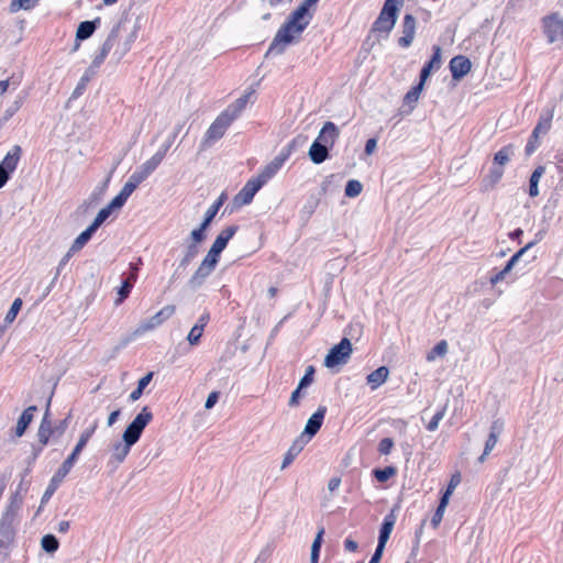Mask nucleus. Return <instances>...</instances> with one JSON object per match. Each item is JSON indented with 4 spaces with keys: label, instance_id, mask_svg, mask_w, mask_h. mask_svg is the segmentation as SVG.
<instances>
[{
    "label": "nucleus",
    "instance_id": "obj_1",
    "mask_svg": "<svg viewBox=\"0 0 563 563\" xmlns=\"http://www.w3.org/2000/svg\"><path fill=\"white\" fill-rule=\"evenodd\" d=\"M318 0H303L276 33L267 54L279 55L287 46L299 41L313 15Z\"/></svg>",
    "mask_w": 563,
    "mask_h": 563
},
{
    "label": "nucleus",
    "instance_id": "obj_2",
    "mask_svg": "<svg viewBox=\"0 0 563 563\" xmlns=\"http://www.w3.org/2000/svg\"><path fill=\"white\" fill-rule=\"evenodd\" d=\"M318 0H303L276 33L267 54L279 55L287 46L299 41L313 15Z\"/></svg>",
    "mask_w": 563,
    "mask_h": 563
},
{
    "label": "nucleus",
    "instance_id": "obj_3",
    "mask_svg": "<svg viewBox=\"0 0 563 563\" xmlns=\"http://www.w3.org/2000/svg\"><path fill=\"white\" fill-rule=\"evenodd\" d=\"M153 413L148 407L142 410L129 423L122 434V442H115L111 448V456L119 463L123 462L131 448L140 440L145 427L152 421Z\"/></svg>",
    "mask_w": 563,
    "mask_h": 563
},
{
    "label": "nucleus",
    "instance_id": "obj_4",
    "mask_svg": "<svg viewBox=\"0 0 563 563\" xmlns=\"http://www.w3.org/2000/svg\"><path fill=\"white\" fill-rule=\"evenodd\" d=\"M22 507V497L15 494L4 508L0 517V551L9 550L13 544L18 526L19 514Z\"/></svg>",
    "mask_w": 563,
    "mask_h": 563
},
{
    "label": "nucleus",
    "instance_id": "obj_5",
    "mask_svg": "<svg viewBox=\"0 0 563 563\" xmlns=\"http://www.w3.org/2000/svg\"><path fill=\"white\" fill-rule=\"evenodd\" d=\"M352 352L351 341L347 338H343L340 343L329 350L323 364L330 369L340 368L350 361Z\"/></svg>",
    "mask_w": 563,
    "mask_h": 563
},
{
    "label": "nucleus",
    "instance_id": "obj_6",
    "mask_svg": "<svg viewBox=\"0 0 563 563\" xmlns=\"http://www.w3.org/2000/svg\"><path fill=\"white\" fill-rule=\"evenodd\" d=\"M404 0H386L374 29L379 32L389 33L397 21L398 12Z\"/></svg>",
    "mask_w": 563,
    "mask_h": 563
},
{
    "label": "nucleus",
    "instance_id": "obj_7",
    "mask_svg": "<svg viewBox=\"0 0 563 563\" xmlns=\"http://www.w3.org/2000/svg\"><path fill=\"white\" fill-rule=\"evenodd\" d=\"M175 313V306L167 305L157 311L154 316L141 322L134 330V336H141L146 332L153 331Z\"/></svg>",
    "mask_w": 563,
    "mask_h": 563
},
{
    "label": "nucleus",
    "instance_id": "obj_8",
    "mask_svg": "<svg viewBox=\"0 0 563 563\" xmlns=\"http://www.w3.org/2000/svg\"><path fill=\"white\" fill-rule=\"evenodd\" d=\"M220 254V251L212 246L210 247L209 252L190 279V284L192 286H199L205 280V278L213 272L219 261Z\"/></svg>",
    "mask_w": 563,
    "mask_h": 563
},
{
    "label": "nucleus",
    "instance_id": "obj_9",
    "mask_svg": "<svg viewBox=\"0 0 563 563\" xmlns=\"http://www.w3.org/2000/svg\"><path fill=\"white\" fill-rule=\"evenodd\" d=\"M233 121L234 119L223 111L207 130L205 142L211 144L221 139Z\"/></svg>",
    "mask_w": 563,
    "mask_h": 563
},
{
    "label": "nucleus",
    "instance_id": "obj_10",
    "mask_svg": "<svg viewBox=\"0 0 563 563\" xmlns=\"http://www.w3.org/2000/svg\"><path fill=\"white\" fill-rule=\"evenodd\" d=\"M544 34L549 43H554L563 36V20L560 13H553L543 19Z\"/></svg>",
    "mask_w": 563,
    "mask_h": 563
},
{
    "label": "nucleus",
    "instance_id": "obj_11",
    "mask_svg": "<svg viewBox=\"0 0 563 563\" xmlns=\"http://www.w3.org/2000/svg\"><path fill=\"white\" fill-rule=\"evenodd\" d=\"M290 155V151L280 152L272 162H269L255 177L262 185H265L282 168Z\"/></svg>",
    "mask_w": 563,
    "mask_h": 563
},
{
    "label": "nucleus",
    "instance_id": "obj_12",
    "mask_svg": "<svg viewBox=\"0 0 563 563\" xmlns=\"http://www.w3.org/2000/svg\"><path fill=\"white\" fill-rule=\"evenodd\" d=\"M167 146L163 150L157 151L151 158L139 166L133 174L143 183L162 163L164 159Z\"/></svg>",
    "mask_w": 563,
    "mask_h": 563
},
{
    "label": "nucleus",
    "instance_id": "obj_13",
    "mask_svg": "<svg viewBox=\"0 0 563 563\" xmlns=\"http://www.w3.org/2000/svg\"><path fill=\"white\" fill-rule=\"evenodd\" d=\"M120 32L118 34L117 40L113 42V53L112 56L115 58L117 62L121 60L123 56L130 52L132 44L134 43L136 35H137V29L134 27L131 32H129L124 37L120 36Z\"/></svg>",
    "mask_w": 563,
    "mask_h": 563
},
{
    "label": "nucleus",
    "instance_id": "obj_14",
    "mask_svg": "<svg viewBox=\"0 0 563 563\" xmlns=\"http://www.w3.org/2000/svg\"><path fill=\"white\" fill-rule=\"evenodd\" d=\"M532 245H533V242L528 243L525 247L520 249L515 255H512V257L508 261V263L506 264V266L503 269L493 273L489 277L490 285L495 287L503 280H505L507 278V276L510 274V272L512 271L516 263L527 252V250L530 249Z\"/></svg>",
    "mask_w": 563,
    "mask_h": 563
},
{
    "label": "nucleus",
    "instance_id": "obj_15",
    "mask_svg": "<svg viewBox=\"0 0 563 563\" xmlns=\"http://www.w3.org/2000/svg\"><path fill=\"white\" fill-rule=\"evenodd\" d=\"M325 411V407H319L318 410L307 420L305 429L299 438H303L305 440H307L308 443L310 439L314 434H317V432L321 428Z\"/></svg>",
    "mask_w": 563,
    "mask_h": 563
},
{
    "label": "nucleus",
    "instance_id": "obj_16",
    "mask_svg": "<svg viewBox=\"0 0 563 563\" xmlns=\"http://www.w3.org/2000/svg\"><path fill=\"white\" fill-rule=\"evenodd\" d=\"M505 422L501 419H496L492 422L489 428V435L485 443V449L483 454L479 457V462H484L486 456L494 450L495 445L498 442V439L504 430Z\"/></svg>",
    "mask_w": 563,
    "mask_h": 563
},
{
    "label": "nucleus",
    "instance_id": "obj_17",
    "mask_svg": "<svg viewBox=\"0 0 563 563\" xmlns=\"http://www.w3.org/2000/svg\"><path fill=\"white\" fill-rule=\"evenodd\" d=\"M552 114L548 113L545 117H542L534 128L532 135L527 144L526 152L528 155L532 154L537 147V143L542 134H545L551 126Z\"/></svg>",
    "mask_w": 563,
    "mask_h": 563
},
{
    "label": "nucleus",
    "instance_id": "obj_18",
    "mask_svg": "<svg viewBox=\"0 0 563 563\" xmlns=\"http://www.w3.org/2000/svg\"><path fill=\"white\" fill-rule=\"evenodd\" d=\"M119 31H120L119 24L112 27L107 40L104 41V43L101 46L100 53L93 58V60L91 63L92 68H98L103 63L104 58L107 57V55L113 47V42L117 40Z\"/></svg>",
    "mask_w": 563,
    "mask_h": 563
},
{
    "label": "nucleus",
    "instance_id": "obj_19",
    "mask_svg": "<svg viewBox=\"0 0 563 563\" xmlns=\"http://www.w3.org/2000/svg\"><path fill=\"white\" fill-rule=\"evenodd\" d=\"M262 184L254 177L251 178L239 191L235 201L239 205H247L252 201L255 194L262 188Z\"/></svg>",
    "mask_w": 563,
    "mask_h": 563
},
{
    "label": "nucleus",
    "instance_id": "obj_20",
    "mask_svg": "<svg viewBox=\"0 0 563 563\" xmlns=\"http://www.w3.org/2000/svg\"><path fill=\"white\" fill-rule=\"evenodd\" d=\"M416 33V20L412 15L407 14L402 22V35L399 37V45L402 47H409L415 38Z\"/></svg>",
    "mask_w": 563,
    "mask_h": 563
},
{
    "label": "nucleus",
    "instance_id": "obj_21",
    "mask_svg": "<svg viewBox=\"0 0 563 563\" xmlns=\"http://www.w3.org/2000/svg\"><path fill=\"white\" fill-rule=\"evenodd\" d=\"M141 183L142 181L132 173V175L129 177L128 181L124 184L119 195H117L113 198V206L123 207L128 198L132 195V192L137 188V186Z\"/></svg>",
    "mask_w": 563,
    "mask_h": 563
},
{
    "label": "nucleus",
    "instance_id": "obj_22",
    "mask_svg": "<svg viewBox=\"0 0 563 563\" xmlns=\"http://www.w3.org/2000/svg\"><path fill=\"white\" fill-rule=\"evenodd\" d=\"M472 64L468 58L464 56H455L450 62V69L452 77L456 80L464 77L471 70Z\"/></svg>",
    "mask_w": 563,
    "mask_h": 563
},
{
    "label": "nucleus",
    "instance_id": "obj_23",
    "mask_svg": "<svg viewBox=\"0 0 563 563\" xmlns=\"http://www.w3.org/2000/svg\"><path fill=\"white\" fill-rule=\"evenodd\" d=\"M21 157V147L19 145H14L4 156L2 162L0 163V168L4 170L8 176L13 173L18 166V163Z\"/></svg>",
    "mask_w": 563,
    "mask_h": 563
},
{
    "label": "nucleus",
    "instance_id": "obj_24",
    "mask_svg": "<svg viewBox=\"0 0 563 563\" xmlns=\"http://www.w3.org/2000/svg\"><path fill=\"white\" fill-rule=\"evenodd\" d=\"M338 136V128L335 126L334 123L329 121L324 123L316 140L329 147L334 144Z\"/></svg>",
    "mask_w": 563,
    "mask_h": 563
},
{
    "label": "nucleus",
    "instance_id": "obj_25",
    "mask_svg": "<svg viewBox=\"0 0 563 563\" xmlns=\"http://www.w3.org/2000/svg\"><path fill=\"white\" fill-rule=\"evenodd\" d=\"M389 376V369L386 366H380L367 375L366 382L371 389L375 390L386 383Z\"/></svg>",
    "mask_w": 563,
    "mask_h": 563
},
{
    "label": "nucleus",
    "instance_id": "obj_26",
    "mask_svg": "<svg viewBox=\"0 0 563 563\" xmlns=\"http://www.w3.org/2000/svg\"><path fill=\"white\" fill-rule=\"evenodd\" d=\"M306 444L307 440H305L303 438H297L286 452L280 465V470H285L288 465H290L292 461L296 459V456L302 451Z\"/></svg>",
    "mask_w": 563,
    "mask_h": 563
},
{
    "label": "nucleus",
    "instance_id": "obj_27",
    "mask_svg": "<svg viewBox=\"0 0 563 563\" xmlns=\"http://www.w3.org/2000/svg\"><path fill=\"white\" fill-rule=\"evenodd\" d=\"M514 155L515 146L512 144H508L495 153L493 158V165L499 166L505 169V166L510 162Z\"/></svg>",
    "mask_w": 563,
    "mask_h": 563
},
{
    "label": "nucleus",
    "instance_id": "obj_28",
    "mask_svg": "<svg viewBox=\"0 0 563 563\" xmlns=\"http://www.w3.org/2000/svg\"><path fill=\"white\" fill-rule=\"evenodd\" d=\"M236 231H238L236 225L227 227L218 234V236L216 238V240L211 246L217 249L218 251L222 252L227 247L228 242L236 233Z\"/></svg>",
    "mask_w": 563,
    "mask_h": 563
},
{
    "label": "nucleus",
    "instance_id": "obj_29",
    "mask_svg": "<svg viewBox=\"0 0 563 563\" xmlns=\"http://www.w3.org/2000/svg\"><path fill=\"white\" fill-rule=\"evenodd\" d=\"M254 93L253 90L245 92L239 99H236L232 104H230L224 111L231 115L234 120L241 114V112L245 109L249 99Z\"/></svg>",
    "mask_w": 563,
    "mask_h": 563
},
{
    "label": "nucleus",
    "instance_id": "obj_30",
    "mask_svg": "<svg viewBox=\"0 0 563 563\" xmlns=\"http://www.w3.org/2000/svg\"><path fill=\"white\" fill-rule=\"evenodd\" d=\"M396 517L393 514H389L384 518L383 526L379 530L378 545L386 547V543L388 542V539L393 532Z\"/></svg>",
    "mask_w": 563,
    "mask_h": 563
},
{
    "label": "nucleus",
    "instance_id": "obj_31",
    "mask_svg": "<svg viewBox=\"0 0 563 563\" xmlns=\"http://www.w3.org/2000/svg\"><path fill=\"white\" fill-rule=\"evenodd\" d=\"M423 87H424V82H422L421 80L419 81V84L415 87H412L405 96L404 98V107H407L408 108V111L407 113H410L415 108H416V104L420 98V95L423 90Z\"/></svg>",
    "mask_w": 563,
    "mask_h": 563
},
{
    "label": "nucleus",
    "instance_id": "obj_32",
    "mask_svg": "<svg viewBox=\"0 0 563 563\" xmlns=\"http://www.w3.org/2000/svg\"><path fill=\"white\" fill-rule=\"evenodd\" d=\"M434 53L431 60L422 68L420 74V80L426 82L431 71L434 69H439L441 66V48L439 46H434Z\"/></svg>",
    "mask_w": 563,
    "mask_h": 563
},
{
    "label": "nucleus",
    "instance_id": "obj_33",
    "mask_svg": "<svg viewBox=\"0 0 563 563\" xmlns=\"http://www.w3.org/2000/svg\"><path fill=\"white\" fill-rule=\"evenodd\" d=\"M309 157L314 164H321L328 158V146L317 140L311 144L309 148Z\"/></svg>",
    "mask_w": 563,
    "mask_h": 563
},
{
    "label": "nucleus",
    "instance_id": "obj_34",
    "mask_svg": "<svg viewBox=\"0 0 563 563\" xmlns=\"http://www.w3.org/2000/svg\"><path fill=\"white\" fill-rule=\"evenodd\" d=\"M505 169L499 166H492L489 173L483 179V187L485 190L493 189L503 178Z\"/></svg>",
    "mask_w": 563,
    "mask_h": 563
},
{
    "label": "nucleus",
    "instance_id": "obj_35",
    "mask_svg": "<svg viewBox=\"0 0 563 563\" xmlns=\"http://www.w3.org/2000/svg\"><path fill=\"white\" fill-rule=\"evenodd\" d=\"M36 410V407L35 406H30L29 408H26L22 415L20 416L18 422H16V426H15V430H14V433L16 437H22L23 433L25 432L27 426L30 424V422L32 421L33 419V412Z\"/></svg>",
    "mask_w": 563,
    "mask_h": 563
},
{
    "label": "nucleus",
    "instance_id": "obj_36",
    "mask_svg": "<svg viewBox=\"0 0 563 563\" xmlns=\"http://www.w3.org/2000/svg\"><path fill=\"white\" fill-rule=\"evenodd\" d=\"M449 352V343L445 340H441L435 344L433 349H431L427 355L426 360L429 363L435 362L438 358H443Z\"/></svg>",
    "mask_w": 563,
    "mask_h": 563
},
{
    "label": "nucleus",
    "instance_id": "obj_37",
    "mask_svg": "<svg viewBox=\"0 0 563 563\" xmlns=\"http://www.w3.org/2000/svg\"><path fill=\"white\" fill-rule=\"evenodd\" d=\"M121 206H113V199L110 201L108 206L102 208L93 219L92 223L90 224L95 230H97L112 213V211L121 209Z\"/></svg>",
    "mask_w": 563,
    "mask_h": 563
},
{
    "label": "nucleus",
    "instance_id": "obj_38",
    "mask_svg": "<svg viewBox=\"0 0 563 563\" xmlns=\"http://www.w3.org/2000/svg\"><path fill=\"white\" fill-rule=\"evenodd\" d=\"M100 22V19H96L95 21H84L81 22L76 31L77 40H86L92 35L96 30V24Z\"/></svg>",
    "mask_w": 563,
    "mask_h": 563
},
{
    "label": "nucleus",
    "instance_id": "obj_39",
    "mask_svg": "<svg viewBox=\"0 0 563 563\" xmlns=\"http://www.w3.org/2000/svg\"><path fill=\"white\" fill-rule=\"evenodd\" d=\"M96 232V230L89 225L85 231H82L73 242L71 244V252H78L80 251L91 239L92 234Z\"/></svg>",
    "mask_w": 563,
    "mask_h": 563
},
{
    "label": "nucleus",
    "instance_id": "obj_40",
    "mask_svg": "<svg viewBox=\"0 0 563 563\" xmlns=\"http://www.w3.org/2000/svg\"><path fill=\"white\" fill-rule=\"evenodd\" d=\"M40 0H11L9 4L10 13H16L20 10L30 11L38 4Z\"/></svg>",
    "mask_w": 563,
    "mask_h": 563
},
{
    "label": "nucleus",
    "instance_id": "obj_41",
    "mask_svg": "<svg viewBox=\"0 0 563 563\" xmlns=\"http://www.w3.org/2000/svg\"><path fill=\"white\" fill-rule=\"evenodd\" d=\"M544 170L545 169L543 166H539L532 173V175L530 177V186H529V195L531 197H537L539 195L538 185H539V181H540L542 175L544 174Z\"/></svg>",
    "mask_w": 563,
    "mask_h": 563
},
{
    "label": "nucleus",
    "instance_id": "obj_42",
    "mask_svg": "<svg viewBox=\"0 0 563 563\" xmlns=\"http://www.w3.org/2000/svg\"><path fill=\"white\" fill-rule=\"evenodd\" d=\"M323 533L324 529L320 528L311 544L310 563H318Z\"/></svg>",
    "mask_w": 563,
    "mask_h": 563
},
{
    "label": "nucleus",
    "instance_id": "obj_43",
    "mask_svg": "<svg viewBox=\"0 0 563 563\" xmlns=\"http://www.w3.org/2000/svg\"><path fill=\"white\" fill-rule=\"evenodd\" d=\"M23 104V97L15 98L12 102L7 104L5 109L3 110L2 120L8 121L10 118H12L22 107Z\"/></svg>",
    "mask_w": 563,
    "mask_h": 563
},
{
    "label": "nucleus",
    "instance_id": "obj_44",
    "mask_svg": "<svg viewBox=\"0 0 563 563\" xmlns=\"http://www.w3.org/2000/svg\"><path fill=\"white\" fill-rule=\"evenodd\" d=\"M51 434V422L47 420V417L45 415L37 431L38 441L44 445L47 444Z\"/></svg>",
    "mask_w": 563,
    "mask_h": 563
},
{
    "label": "nucleus",
    "instance_id": "obj_45",
    "mask_svg": "<svg viewBox=\"0 0 563 563\" xmlns=\"http://www.w3.org/2000/svg\"><path fill=\"white\" fill-rule=\"evenodd\" d=\"M41 547L47 553H54L58 550V540L53 534H45L41 539Z\"/></svg>",
    "mask_w": 563,
    "mask_h": 563
},
{
    "label": "nucleus",
    "instance_id": "obj_46",
    "mask_svg": "<svg viewBox=\"0 0 563 563\" xmlns=\"http://www.w3.org/2000/svg\"><path fill=\"white\" fill-rule=\"evenodd\" d=\"M363 190V185L361 181L352 179L349 180L345 187V196L350 198L357 197Z\"/></svg>",
    "mask_w": 563,
    "mask_h": 563
},
{
    "label": "nucleus",
    "instance_id": "obj_47",
    "mask_svg": "<svg viewBox=\"0 0 563 563\" xmlns=\"http://www.w3.org/2000/svg\"><path fill=\"white\" fill-rule=\"evenodd\" d=\"M21 307H22V300L20 298H16L12 302L9 311L5 314V318H4L5 322H8V323L13 322V320L15 319V317H16L18 312L20 311Z\"/></svg>",
    "mask_w": 563,
    "mask_h": 563
},
{
    "label": "nucleus",
    "instance_id": "obj_48",
    "mask_svg": "<svg viewBox=\"0 0 563 563\" xmlns=\"http://www.w3.org/2000/svg\"><path fill=\"white\" fill-rule=\"evenodd\" d=\"M97 427H98V421L95 420L89 428H87L86 430H84L81 432L77 443L81 444L82 446H86L87 442L95 433Z\"/></svg>",
    "mask_w": 563,
    "mask_h": 563
},
{
    "label": "nucleus",
    "instance_id": "obj_49",
    "mask_svg": "<svg viewBox=\"0 0 563 563\" xmlns=\"http://www.w3.org/2000/svg\"><path fill=\"white\" fill-rule=\"evenodd\" d=\"M132 288V284L130 279L125 280L120 289L118 290V298L115 299L114 303L118 306L120 305L130 294Z\"/></svg>",
    "mask_w": 563,
    "mask_h": 563
},
{
    "label": "nucleus",
    "instance_id": "obj_50",
    "mask_svg": "<svg viewBox=\"0 0 563 563\" xmlns=\"http://www.w3.org/2000/svg\"><path fill=\"white\" fill-rule=\"evenodd\" d=\"M395 474V468L391 466L385 467L384 470H375L374 475L378 482H386Z\"/></svg>",
    "mask_w": 563,
    "mask_h": 563
},
{
    "label": "nucleus",
    "instance_id": "obj_51",
    "mask_svg": "<svg viewBox=\"0 0 563 563\" xmlns=\"http://www.w3.org/2000/svg\"><path fill=\"white\" fill-rule=\"evenodd\" d=\"M202 333H203V331L201 330V325H194L188 333V336H187L188 342L191 345H196L199 342Z\"/></svg>",
    "mask_w": 563,
    "mask_h": 563
},
{
    "label": "nucleus",
    "instance_id": "obj_52",
    "mask_svg": "<svg viewBox=\"0 0 563 563\" xmlns=\"http://www.w3.org/2000/svg\"><path fill=\"white\" fill-rule=\"evenodd\" d=\"M445 409L438 411L427 424L429 431H435L440 424V421L444 418Z\"/></svg>",
    "mask_w": 563,
    "mask_h": 563
},
{
    "label": "nucleus",
    "instance_id": "obj_53",
    "mask_svg": "<svg viewBox=\"0 0 563 563\" xmlns=\"http://www.w3.org/2000/svg\"><path fill=\"white\" fill-rule=\"evenodd\" d=\"M313 373H314L313 366H308L303 377L300 379V382L298 384L299 388H305V387L309 386L312 383Z\"/></svg>",
    "mask_w": 563,
    "mask_h": 563
},
{
    "label": "nucleus",
    "instance_id": "obj_54",
    "mask_svg": "<svg viewBox=\"0 0 563 563\" xmlns=\"http://www.w3.org/2000/svg\"><path fill=\"white\" fill-rule=\"evenodd\" d=\"M394 446V441L390 438H385L379 442L378 451L380 454L387 455Z\"/></svg>",
    "mask_w": 563,
    "mask_h": 563
},
{
    "label": "nucleus",
    "instance_id": "obj_55",
    "mask_svg": "<svg viewBox=\"0 0 563 563\" xmlns=\"http://www.w3.org/2000/svg\"><path fill=\"white\" fill-rule=\"evenodd\" d=\"M207 229H202V224H200L199 228L194 229L190 232V238L194 241V243L199 244V243H201L205 240V238H206L205 231Z\"/></svg>",
    "mask_w": 563,
    "mask_h": 563
},
{
    "label": "nucleus",
    "instance_id": "obj_56",
    "mask_svg": "<svg viewBox=\"0 0 563 563\" xmlns=\"http://www.w3.org/2000/svg\"><path fill=\"white\" fill-rule=\"evenodd\" d=\"M109 181H110V176H108L103 181L102 184H100L99 186L96 187L93 194H92V197L95 199H100L103 194L106 192L107 188H108V185H109Z\"/></svg>",
    "mask_w": 563,
    "mask_h": 563
},
{
    "label": "nucleus",
    "instance_id": "obj_57",
    "mask_svg": "<svg viewBox=\"0 0 563 563\" xmlns=\"http://www.w3.org/2000/svg\"><path fill=\"white\" fill-rule=\"evenodd\" d=\"M71 467L70 466H67V464H65L63 462V464L60 465V467L57 470V472L54 474V478H55V482H63V479L66 477V475L70 472Z\"/></svg>",
    "mask_w": 563,
    "mask_h": 563
},
{
    "label": "nucleus",
    "instance_id": "obj_58",
    "mask_svg": "<svg viewBox=\"0 0 563 563\" xmlns=\"http://www.w3.org/2000/svg\"><path fill=\"white\" fill-rule=\"evenodd\" d=\"M444 512H445V509L438 506V508L431 519V525L434 529L439 527L440 522L443 519Z\"/></svg>",
    "mask_w": 563,
    "mask_h": 563
},
{
    "label": "nucleus",
    "instance_id": "obj_59",
    "mask_svg": "<svg viewBox=\"0 0 563 563\" xmlns=\"http://www.w3.org/2000/svg\"><path fill=\"white\" fill-rule=\"evenodd\" d=\"M216 208H208L206 213H205V219L202 221V229H207L210 224V222L213 220V218L216 217L217 212L214 210Z\"/></svg>",
    "mask_w": 563,
    "mask_h": 563
},
{
    "label": "nucleus",
    "instance_id": "obj_60",
    "mask_svg": "<svg viewBox=\"0 0 563 563\" xmlns=\"http://www.w3.org/2000/svg\"><path fill=\"white\" fill-rule=\"evenodd\" d=\"M60 483L62 482H55V478L52 477L51 483L44 493L43 500L48 499Z\"/></svg>",
    "mask_w": 563,
    "mask_h": 563
},
{
    "label": "nucleus",
    "instance_id": "obj_61",
    "mask_svg": "<svg viewBox=\"0 0 563 563\" xmlns=\"http://www.w3.org/2000/svg\"><path fill=\"white\" fill-rule=\"evenodd\" d=\"M218 398H219V394L217 391L210 393L205 402V408L211 409L217 404Z\"/></svg>",
    "mask_w": 563,
    "mask_h": 563
},
{
    "label": "nucleus",
    "instance_id": "obj_62",
    "mask_svg": "<svg viewBox=\"0 0 563 563\" xmlns=\"http://www.w3.org/2000/svg\"><path fill=\"white\" fill-rule=\"evenodd\" d=\"M385 547L378 545L369 561V563H379L384 553Z\"/></svg>",
    "mask_w": 563,
    "mask_h": 563
},
{
    "label": "nucleus",
    "instance_id": "obj_63",
    "mask_svg": "<svg viewBox=\"0 0 563 563\" xmlns=\"http://www.w3.org/2000/svg\"><path fill=\"white\" fill-rule=\"evenodd\" d=\"M376 147H377V141L375 139H369V140H367V142L365 144V153L367 155H372L376 151Z\"/></svg>",
    "mask_w": 563,
    "mask_h": 563
},
{
    "label": "nucleus",
    "instance_id": "obj_64",
    "mask_svg": "<svg viewBox=\"0 0 563 563\" xmlns=\"http://www.w3.org/2000/svg\"><path fill=\"white\" fill-rule=\"evenodd\" d=\"M152 377L153 373H147L145 376H143L137 383V388L144 390V388L151 383Z\"/></svg>",
    "mask_w": 563,
    "mask_h": 563
}]
</instances>
